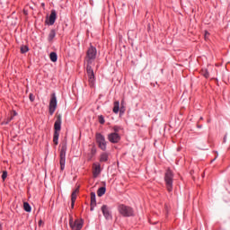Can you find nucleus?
Instances as JSON below:
<instances>
[{
  "instance_id": "nucleus-1",
  "label": "nucleus",
  "mask_w": 230,
  "mask_h": 230,
  "mask_svg": "<svg viewBox=\"0 0 230 230\" xmlns=\"http://www.w3.org/2000/svg\"><path fill=\"white\" fill-rule=\"evenodd\" d=\"M86 62H87L86 73L88 75L89 86L92 89H94L95 78H94V71L93 70V58H90V59L86 60Z\"/></svg>"
},
{
  "instance_id": "nucleus-2",
  "label": "nucleus",
  "mask_w": 230,
  "mask_h": 230,
  "mask_svg": "<svg viewBox=\"0 0 230 230\" xmlns=\"http://www.w3.org/2000/svg\"><path fill=\"white\" fill-rule=\"evenodd\" d=\"M62 128V115H58L54 124V137L53 143L58 145V137L60 136V130Z\"/></svg>"
},
{
  "instance_id": "nucleus-3",
  "label": "nucleus",
  "mask_w": 230,
  "mask_h": 230,
  "mask_svg": "<svg viewBox=\"0 0 230 230\" xmlns=\"http://www.w3.org/2000/svg\"><path fill=\"white\" fill-rule=\"evenodd\" d=\"M165 185L168 191L173 190V172L171 170H167L164 176Z\"/></svg>"
},
{
  "instance_id": "nucleus-4",
  "label": "nucleus",
  "mask_w": 230,
  "mask_h": 230,
  "mask_svg": "<svg viewBox=\"0 0 230 230\" xmlns=\"http://www.w3.org/2000/svg\"><path fill=\"white\" fill-rule=\"evenodd\" d=\"M118 211L122 217H132L134 215V209L126 205H119Z\"/></svg>"
},
{
  "instance_id": "nucleus-5",
  "label": "nucleus",
  "mask_w": 230,
  "mask_h": 230,
  "mask_svg": "<svg viewBox=\"0 0 230 230\" xmlns=\"http://www.w3.org/2000/svg\"><path fill=\"white\" fill-rule=\"evenodd\" d=\"M96 142L98 143L99 148H101V150H107V141H105V137H103V135H102L101 133H97Z\"/></svg>"
},
{
  "instance_id": "nucleus-6",
  "label": "nucleus",
  "mask_w": 230,
  "mask_h": 230,
  "mask_svg": "<svg viewBox=\"0 0 230 230\" xmlns=\"http://www.w3.org/2000/svg\"><path fill=\"white\" fill-rule=\"evenodd\" d=\"M66 150H67V148L66 147V146H63L61 147V150H60L59 164H60V170H61V172H64V169L66 168Z\"/></svg>"
},
{
  "instance_id": "nucleus-7",
  "label": "nucleus",
  "mask_w": 230,
  "mask_h": 230,
  "mask_svg": "<svg viewBox=\"0 0 230 230\" xmlns=\"http://www.w3.org/2000/svg\"><path fill=\"white\" fill-rule=\"evenodd\" d=\"M69 226L72 230H80L84 226V222L80 219H76L75 221H73L71 217L69 221Z\"/></svg>"
},
{
  "instance_id": "nucleus-8",
  "label": "nucleus",
  "mask_w": 230,
  "mask_h": 230,
  "mask_svg": "<svg viewBox=\"0 0 230 230\" xmlns=\"http://www.w3.org/2000/svg\"><path fill=\"white\" fill-rule=\"evenodd\" d=\"M55 111H57V96L55 93L52 94V97L49 102V114L50 116H53L55 113Z\"/></svg>"
},
{
  "instance_id": "nucleus-9",
  "label": "nucleus",
  "mask_w": 230,
  "mask_h": 230,
  "mask_svg": "<svg viewBox=\"0 0 230 230\" xmlns=\"http://www.w3.org/2000/svg\"><path fill=\"white\" fill-rule=\"evenodd\" d=\"M103 217L106 220H111L112 215H111V211L109 210V207L107 205H102L101 208Z\"/></svg>"
},
{
  "instance_id": "nucleus-10",
  "label": "nucleus",
  "mask_w": 230,
  "mask_h": 230,
  "mask_svg": "<svg viewBox=\"0 0 230 230\" xmlns=\"http://www.w3.org/2000/svg\"><path fill=\"white\" fill-rule=\"evenodd\" d=\"M55 21H57V11L52 10L49 20H46V23L49 26H53L55 24Z\"/></svg>"
},
{
  "instance_id": "nucleus-11",
  "label": "nucleus",
  "mask_w": 230,
  "mask_h": 230,
  "mask_svg": "<svg viewBox=\"0 0 230 230\" xmlns=\"http://www.w3.org/2000/svg\"><path fill=\"white\" fill-rule=\"evenodd\" d=\"M108 139L111 143H119V139H121V137L118 133H111L108 136Z\"/></svg>"
},
{
  "instance_id": "nucleus-12",
  "label": "nucleus",
  "mask_w": 230,
  "mask_h": 230,
  "mask_svg": "<svg viewBox=\"0 0 230 230\" xmlns=\"http://www.w3.org/2000/svg\"><path fill=\"white\" fill-rule=\"evenodd\" d=\"M96 55H98L96 48L91 46L87 50V58H96Z\"/></svg>"
},
{
  "instance_id": "nucleus-13",
  "label": "nucleus",
  "mask_w": 230,
  "mask_h": 230,
  "mask_svg": "<svg viewBox=\"0 0 230 230\" xmlns=\"http://www.w3.org/2000/svg\"><path fill=\"white\" fill-rule=\"evenodd\" d=\"M101 172H102L101 165L98 164H93V177H98L99 173H101Z\"/></svg>"
},
{
  "instance_id": "nucleus-14",
  "label": "nucleus",
  "mask_w": 230,
  "mask_h": 230,
  "mask_svg": "<svg viewBox=\"0 0 230 230\" xmlns=\"http://www.w3.org/2000/svg\"><path fill=\"white\" fill-rule=\"evenodd\" d=\"M94 208H96V193H91V211H94Z\"/></svg>"
},
{
  "instance_id": "nucleus-15",
  "label": "nucleus",
  "mask_w": 230,
  "mask_h": 230,
  "mask_svg": "<svg viewBox=\"0 0 230 230\" xmlns=\"http://www.w3.org/2000/svg\"><path fill=\"white\" fill-rule=\"evenodd\" d=\"M78 191H79V189H75L73 192H72V198H71V208L73 209V208H75V202H76V197L78 195Z\"/></svg>"
},
{
  "instance_id": "nucleus-16",
  "label": "nucleus",
  "mask_w": 230,
  "mask_h": 230,
  "mask_svg": "<svg viewBox=\"0 0 230 230\" xmlns=\"http://www.w3.org/2000/svg\"><path fill=\"white\" fill-rule=\"evenodd\" d=\"M120 108H119V101H115L113 102V112L114 114H118L119 112Z\"/></svg>"
},
{
  "instance_id": "nucleus-17",
  "label": "nucleus",
  "mask_w": 230,
  "mask_h": 230,
  "mask_svg": "<svg viewBox=\"0 0 230 230\" xmlns=\"http://www.w3.org/2000/svg\"><path fill=\"white\" fill-rule=\"evenodd\" d=\"M57 35V32L55 31V30H51L49 33V37H48V40L49 42H52L53 40L55 39Z\"/></svg>"
},
{
  "instance_id": "nucleus-18",
  "label": "nucleus",
  "mask_w": 230,
  "mask_h": 230,
  "mask_svg": "<svg viewBox=\"0 0 230 230\" xmlns=\"http://www.w3.org/2000/svg\"><path fill=\"white\" fill-rule=\"evenodd\" d=\"M109 161V155L107 153H102L100 157V163H107Z\"/></svg>"
},
{
  "instance_id": "nucleus-19",
  "label": "nucleus",
  "mask_w": 230,
  "mask_h": 230,
  "mask_svg": "<svg viewBox=\"0 0 230 230\" xmlns=\"http://www.w3.org/2000/svg\"><path fill=\"white\" fill-rule=\"evenodd\" d=\"M126 103H125V100H122L120 102V110H119V114H125V111H127L126 109Z\"/></svg>"
},
{
  "instance_id": "nucleus-20",
  "label": "nucleus",
  "mask_w": 230,
  "mask_h": 230,
  "mask_svg": "<svg viewBox=\"0 0 230 230\" xmlns=\"http://www.w3.org/2000/svg\"><path fill=\"white\" fill-rule=\"evenodd\" d=\"M105 191H106L105 187L99 188V190H97L98 197H103V195H105Z\"/></svg>"
},
{
  "instance_id": "nucleus-21",
  "label": "nucleus",
  "mask_w": 230,
  "mask_h": 230,
  "mask_svg": "<svg viewBox=\"0 0 230 230\" xmlns=\"http://www.w3.org/2000/svg\"><path fill=\"white\" fill-rule=\"evenodd\" d=\"M23 209H24V211H26L27 213H31V206H30V203L24 202V203H23Z\"/></svg>"
},
{
  "instance_id": "nucleus-22",
  "label": "nucleus",
  "mask_w": 230,
  "mask_h": 230,
  "mask_svg": "<svg viewBox=\"0 0 230 230\" xmlns=\"http://www.w3.org/2000/svg\"><path fill=\"white\" fill-rule=\"evenodd\" d=\"M201 75H202V76H204L205 78H209V72H208V70H206V69H202V70H201Z\"/></svg>"
},
{
  "instance_id": "nucleus-23",
  "label": "nucleus",
  "mask_w": 230,
  "mask_h": 230,
  "mask_svg": "<svg viewBox=\"0 0 230 230\" xmlns=\"http://www.w3.org/2000/svg\"><path fill=\"white\" fill-rule=\"evenodd\" d=\"M28 52V47L22 46L21 47V53H26Z\"/></svg>"
},
{
  "instance_id": "nucleus-24",
  "label": "nucleus",
  "mask_w": 230,
  "mask_h": 230,
  "mask_svg": "<svg viewBox=\"0 0 230 230\" xmlns=\"http://www.w3.org/2000/svg\"><path fill=\"white\" fill-rule=\"evenodd\" d=\"M6 177H8V172L6 171H4L3 174H2L3 181H4L6 179Z\"/></svg>"
},
{
  "instance_id": "nucleus-25",
  "label": "nucleus",
  "mask_w": 230,
  "mask_h": 230,
  "mask_svg": "<svg viewBox=\"0 0 230 230\" xmlns=\"http://www.w3.org/2000/svg\"><path fill=\"white\" fill-rule=\"evenodd\" d=\"M99 122L101 123V125H103V123H105V119H103V116H99Z\"/></svg>"
},
{
  "instance_id": "nucleus-26",
  "label": "nucleus",
  "mask_w": 230,
  "mask_h": 230,
  "mask_svg": "<svg viewBox=\"0 0 230 230\" xmlns=\"http://www.w3.org/2000/svg\"><path fill=\"white\" fill-rule=\"evenodd\" d=\"M57 53L56 52H51L50 54H49V58H57Z\"/></svg>"
},
{
  "instance_id": "nucleus-27",
  "label": "nucleus",
  "mask_w": 230,
  "mask_h": 230,
  "mask_svg": "<svg viewBox=\"0 0 230 230\" xmlns=\"http://www.w3.org/2000/svg\"><path fill=\"white\" fill-rule=\"evenodd\" d=\"M29 98L31 102H35V95L33 93H30Z\"/></svg>"
},
{
  "instance_id": "nucleus-28",
  "label": "nucleus",
  "mask_w": 230,
  "mask_h": 230,
  "mask_svg": "<svg viewBox=\"0 0 230 230\" xmlns=\"http://www.w3.org/2000/svg\"><path fill=\"white\" fill-rule=\"evenodd\" d=\"M114 131H115V134H117L116 132H119V128L114 127Z\"/></svg>"
},
{
  "instance_id": "nucleus-29",
  "label": "nucleus",
  "mask_w": 230,
  "mask_h": 230,
  "mask_svg": "<svg viewBox=\"0 0 230 230\" xmlns=\"http://www.w3.org/2000/svg\"><path fill=\"white\" fill-rule=\"evenodd\" d=\"M208 37H209V32L206 31L205 32V39H208Z\"/></svg>"
},
{
  "instance_id": "nucleus-30",
  "label": "nucleus",
  "mask_w": 230,
  "mask_h": 230,
  "mask_svg": "<svg viewBox=\"0 0 230 230\" xmlns=\"http://www.w3.org/2000/svg\"><path fill=\"white\" fill-rule=\"evenodd\" d=\"M52 62H57V58H51Z\"/></svg>"
},
{
  "instance_id": "nucleus-31",
  "label": "nucleus",
  "mask_w": 230,
  "mask_h": 230,
  "mask_svg": "<svg viewBox=\"0 0 230 230\" xmlns=\"http://www.w3.org/2000/svg\"><path fill=\"white\" fill-rule=\"evenodd\" d=\"M0 230H3V226L2 225H0Z\"/></svg>"
},
{
  "instance_id": "nucleus-32",
  "label": "nucleus",
  "mask_w": 230,
  "mask_h": 230,
  "mask_svg": "<svg viewBox=\"0 0 230 230\" xmlns=\"http://www.w3.org/2000/svg\"><path fill=\"white\" fill-rule=\"evenodd\" d=\"M39 224H40H40H42V221H40Z\"/></svg>"
}]
</instances>
